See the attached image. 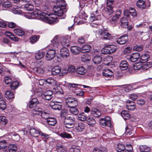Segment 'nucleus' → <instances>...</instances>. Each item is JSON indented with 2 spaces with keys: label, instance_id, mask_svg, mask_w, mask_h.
Instances as JSON below:
<instances>
[{
  "label": "nucleus",
  "instance_id": "obj_9",
  "mask_svg": "<svg viewBox=\"0 0 152 152\" xmlns=\"http://www.w3.org/2000/svg\"><path fill=\"white\" fill-rule=\"evenodd\" d=\"M66 106L69 108L76 107L78 105V102L76 99L72 97H69L65 100Z\"/></svg>",
  "mask_w": 152,
  "mask_h": 152
},
{
  "label": "nucleus",
  "instance_id": "obj_22",
  "mask_svg": "<svg viewBox=\"0 0 152 152\" xmlns=\"http://www.w3.org/2000/svg\"><path fill=\"white\" fill-rule=\"evenodd\" d=\"M57 103V102H56L55 103L51 102L50 103V106L54 110H60L62 108V105L58 104Z\"/></svg>",
  "mask_w": 152,
  "mask_h": 152
},
{
  "label": "nucleus",
  "instance_id": "obj_40",
  "mask_svg": "<svg viewBox=\"0 0 152 152\" xmlns=\"http://www.w3.org/2000/svg\"><path fill=\"white\" fill-rule=\"evenodd\" d=\"M39 134L40 136L43 140H47L49 138L50 135L39 130Z\"/></svg>",
  "mask_w": 152,
  "mask_h": 152
},
{
  "label": "nucleus",
  "instance_id": "obj_3",
  "mask_svg": "<svg viewBox=\"0 0 152 152\" xmlns=\"http://www.w3.org/2000/svg\"><path fill=\"white\" fill-rule=\"evenodd\" d=\"M53 93L50 90L45 91L42 87H39V103H43L46 100H49L52 97Z\"/></svg>",
  "mask_w": 152,
  "mask_h": 152
},
{
  "label": "nucleus",
  "instance_id": "obj_1",
  "mask_svg": "<svg viewBox=\"0 0 152 152\" xmlns=\"http://www.w3.org/2000/svg\"><path fill=\"white\" fill-rule=\"evenodd\" d=\"M51 1L53 3L56 2L57 4V6H54L53 9L55 15L52 13L46 14L44 12H42L39 15V20L50 24L58 22V19L55 15L58 16H62L64 14L62 9H65L66 8V5L64 4L65 1L64 0H51Z\"/></svg>",
  "mask_w": 152,
  "mask_h": 152
},
{
  "label": "nucleus",
  "instance_id": "obj_25",
  "mask_svg": "<svg viewBox=\"0 0 152 152\" xmlns=\"http://www.w3.org/2000/svg\"><path fill=\"white\" fill-rule=\"evenodd\" d=\"M71 51L74 55H76L79 54L81 51L80 48L76 46H73L71 47Z\"/></svg>",
  "mask_w": 152,
  "mask_h": 152
},
{
  "label": "nucleus",
  "instance_id": "obj_61",
  "mask_svg": "<svg viewBox=\"0 0 152 152\" xmlns=\"http://www.w3.org/2000/svg\"><path fill=\"white\" fill-rule=\"evenodd\" d=\"M2 5L3 7L9 8L12 7L11 3L9 2H4L3 3Z\"/></svg>",
  "mask_w": 152,
  "mask_h": 152
},
{
  "label": "nucleus",
  "instance_id": "obj_64",
  "mask_svg": "<svg viewBox=\"0 0 152 152\" xmlns=\"http://www.w3.org/2000/svg\"><path fill=\"white\" fill-rule=\"evenodd\" d=\"M81 86V85H80L77 84L69 83L68 84H67V86L69 88H77V86Z\"/></svg>",
  "mask_w": 152,
  "mask_h": 152
},
{
  "label": "nucleus",
  "instance_id": "obj_38",
  "mask_svg": "<svg viewBox=\"0 0 152 152\" xmlns=\"http://www.w3.org/2000/svg\"><path fill=\"white\" fill-rule=\"evenodd\" d=\"M113 59V58L110 56H107L105 57L103 59L104 64L105 65L109 64Z\"/></svg>",
  "mask_w": 152,
  "mask_h": 152
},
{
  "label": "nucleus",
  "instance_id": "obj_50",
  "mask_svg": "<svg viewBox=\"0 0 152 152\" xmlns=\"http://www.w3.org/2000/svg\"><path fill=\"white\" fill-rule=\"evenodd\" d=\"M19 83L17 81H14L11 83L10 88L12 90H14L18 86Z\"/></svg>",
  "mask_w": 152,
  "mask_h": 152
},
{
  "label": "nucleus",
  "instance_id": "obj_26",
  "mask_svg": "<svg viewBox=\"0 0 152 152\" xmlns=\"http://www.w3.org/2000/svg\"><path fill=\"white\" fill-rule=\"evenodd\" d=\"M136 5L138 7L142 9H143L146 7V4L144 1L138 0L136 2Z\"/></svg>",
  "mask_w": 152,
  "mask_h": 152
},
{
  "label": "nucleus",
  "instance_id": "obj_4",
  "mask_svg": "<svg viewBox=\"0 0 152 152\" xmlns=\"http://www.w3.org/2000/svg\"><path fill=\"white\" fill-rule=\"evenodd\" d=\"M39 115L42 118L46 119L47 123L49 125L54 126L57 123L55 118L49 117V113L45 111L44 107L42 108L39 107Z\"/></svg>",
  "mask_w": 152,
  "mask_h": 152
},
{
  "label": "nucleus",
  "instance_id": "obj_59",
  "mask_svg": "<svg viewBox=\"0 0 152 152\" xmlns=\"http://www.w3.org/2000/svg\"><path fill=\"white\" fill-rule=\"evenodd\" d=\"M29 133L32 136L34 137H37L36 135L37 133L36 130L34 129H30Z\"/></svg>",
  "mask_w": 152,
  "mask_h": 152
},
{
  "label": "nucleus",
  "instance_id": "obj_45",
  "mask_svg": "<svg viewBox=\"0 0 152 152\" xmlns=\"http://www.w3.org/2000/svg\"><path fill=\"white\" fill-rule=\"evenodd\" d=\"M7 146V143L5 140L0 141V150L4 149Z\"/></svg>",
  "mask_w": 152,
  "mask_h": 152
},
{
  "label": "nucleus",
  "instance_id": "obj_28",
  "mask_svg": "<svg viewBox=\"0 0 152 152\" xmlns=\"http://www.w3.org/2000/svg\"><path fill=\"white\" fill-rule=\"evenodd\" d=\"M128 64L127 62L125 61H121L119 64V67L122 70H126L128 67Z\"/></svg>",
  "mask_w": 152,
  "mask_h": 152
},
{
  "label": "nucleus",
  "instance_id": "obj_37",
  "mask_svg": "<svg viewBox=\"0 0 152 152\" xmlns=\"http://www.w3.org/2000/svg\"><path fill=\"white\" fill-rule=\"evenodd\" d=\"M149 58V56L147 54H143L141 55L140 58V61L141 63H145Z\"/></svg>",
  "mask_w": 152,
  "mask_h": 152
},
{
  "label": "nucleus",
  "instance_id": "obj_53",
  "mask_svg": "<svg viewBox=\"0 0 152 152\" xmlns=\"http://www.w3.org/2000/svg\"><path fill=\"white\" fill-rule=\"evenodd\" d=\"M56 150L58 152H66V150L65 148H63L62 145L60 146H57L56 147Z\"/></svg>",
  "mask_w": 152,
  "mask_h": 152
},
{
  "label": "nucleus",
  "instance_id": "obj_42",
  "mask_svg": "<svg viewBox=\"0 0 152 152\" xmlns=\"http://www.w3.org/2000/svg\"><path fill=\"white\" fill-rule=\"evenodd\" d=\"M76 107H70L69 109L70 112L75 115L78 114L79 113V110Z\"/></svg>",
  "mask_w": 152,
  "mask_h": 152
},
{
  "label": "nucleus",
  "instance_id": "obj_54",
  "mask_svg": "<svg viewBox=\"0 0 152 152\" xmlns=\"http://www.w3.org/2000/svg\"><path fill=\"white\" fill-rule=\"evenodd\" d=\"M45 67L44 66H42V67H39V74L40 75H43L45 71Z\"/></svg>",
  "mask_w": 152,
  "mask_h": 152
},
{
  "label": "nucleus",
  "instance_id": "obj_43",
  "mask_svg": "<svg viewBox=\"0 0 152 152\" xmlns=\"http://www.w3.org/2000/svg\"><path fill=\"white\" fill-rule=\"evenodd\" d=\"M7 121L6 118L4 116H0V124L1 126H4L7 123Z\"/></svg>",
  "mask_w": 152,
  "mask_h": 152
},
{
  "label": "nucleus",
  "instance_id": "obj_32",
  "mask_svg": "<svg viewBox=\"0 0 152 152\" xmlns=\"http://www.w3.org/2000/svg\"><path fill=\"white\" fill-rule=\"evenodd\" d=\"M125 147L123 144L118 143L117 145L116 150L118 152H124Z\"/></svg>",
  "mask_w": 152,
  "mask_h": 152
},
{
  "label": "nucleus",
  "instance_id": "obj_7",
  "mask_svg": "<svg viewBox=\"0 0 152 152\" xmlns=\"http://www.w3.org/2000/svg\"><path fill=\"white\" fill-rule=\"evenodd\" d=\"M121 13V11L120 10L116 12L115 15L113 16L110 19V23L113 26H115L118 24L119 18Z\"/></svg>",
  "mask_w": 152,
  "mask_h": 152
},
{
  "label": "nucleus",
  "instance_id": "obj_23",
  "mask_svg": "<svg viewBox=\"0 0 152 152\" xmlns=\"http://www.w3.org/2000/svg\"><path fill=\"white\" fill-rule=\"evenodd\" d=\"M139 150L140 152H150V148L146 145H141L139 146Z\"/></svg>",
  "mask_w": 152,
  "mask_h": 152
},
{
  "label": "nucleus",
  "instance_id": "obj_11",
  "mask_svg": "<svg viewBox=\"0 0 152 152\" xmlns=\"http://www.w3.org/2000/svg\"><path fill=\"white\" fill-rule=\"evenodd\" d=\"M99 37L101 39L104 40H109L111 39V35L106 30L100 31L99 32Z\"/></svg>",
  "mask_w": 152,
  "mask_h": 152
},
{
  "label": "nucleus",
  "instance_id": "obj_10",
  "mask_svg": "<svg viewBox=\"0 0 152 152\" xmlns=\"http://www.w3.org/2000/svg\"><path fill=\"white\" fill-rule=\"evenodd\" d=\"M38 101L37 98H34L33 99L31 100L30 101L29 103L27 104V107H28L30 108H32L34 107H36L33 110V113L34 114H37L34 112H37L38 111V107L37 106Z\"/></svg>",
  "mask_w": 152,
  "mask_h": 152
},
{
  "label": "nucleus",
  "instance_id": "obj_35",
  "mask_svg": "<svg viewBox=\"0 0 152 152\" xmlns=\"http://www.w3.org/2000/svg\"><path fill=\"white\" fill-rule=\"evenodd\" d=\"M5 97L8 99L13 98L14 97V94L11 90L7 91L5 93Z\"/></svg>",
  "mask_w": 152,
  "mask_h": 152
},
{
  "label": "nucleus",
  "instance_id": "obj_6",
  "mask_svg": "<svg viewBox=\"0 0 152 152\" xmlns=\"http://www.w3.org/2000/svg\"><path fill=\"white\" fill-rule=\"evenodd\" d=\"M75 120V118L73 117L68 116L66 117L64 121L65 127L68 128H72L74 126Z\"/></svg>",
  "mask_w": 152,
  "mask_h": 152
},
{
  "label": "nucleus",
  "instance_id": "obj_44",
  "mask_svg": "<svg viewBox=\"0 0 152 152\" xmlns=\"http://www.w3.org/2000/svg\"><path fill=\"white\" fill-rule=\"evenodd\" d=\"M142 63H137L134 64L133 66V69L136 70L142 71Z\"/></svg>",
  "mask_w": 152,
  "mask_h": 152
},
{
  "label": "nucleus",
  "instance_id": "obj_55",
  "mask_svg": "<svg viewBox=\"0 0 152 152\" xmlns=\"http://www.w3.org/2000/svg\"><path fill=\"white\" fill-rule=\"evenodd\" d=\"M69 152H80L79 147H71L69 149Z\"/></svg>",
  "mask_w": 152,
  "mask_h": 152
},
{
  "label": "nucleus",
  "instance_id": "obj_16",
  "mask_svg": "<svg viewBox=\"0 0 152 152\" xmlns=\"http://www.w3.org/2000/svg\"><path fill=\"white\" fill-rule=\"evenodd\" d=\"M55 37H57V38L58 40L59 44L61 45V46H64V47H68L69 45V40L66 37H62L61 39V43L60 44L59 42V40L57 36H56Z\"/></svg>",
  "mask_w": 152,
  "mask_h": 152
},
{
  "label": "nucleus",
  "instance_id": "obj_63",
  "mask_svg": "<svg viewBox=\"0 0 152 152\" xmlns=\"http://www.w3.org/2000/svg\"><path fill=\"white\" fill-rule=\"evenodd\" d=\"M125 133L126 135H131L132 136L133 134L132 133V130L130 129H129L128 126H127L125 128Z\"/></svg>",
  "mask_w": 152,
  "mask_h": 152
},
{
  "label": "nucleus",
  "instance_id": "obj_47",
  "mask_svg": "<svg viewBox=\"0 0 152 152\" xmlns=\"http://www.w3.org/2000/svg\"><path fill=\"white\" fill-rule=\"evenodd\" d=\"M34 6L31 4H28L24 6V9L26 11H31L33 9Z\"/></svg>",
  "mask_w": 152,
  "mask_h": 152
},
{
  "label": "nucleus",
  "instance_id": "obj_29",
  "mask_svg": "<svg viewBox=\"0 0 152 152\" xmlns=\"http://www.w3.org/2000/svg\"><path fill=\"white\" fill-rule=\"evenodd\" d=\"M102 60V57L100 55H96L93 58V61L95 64H98L100 63Z\"/></svg>",
  "mask_w": 152,
  "mask_h": 152
},
{
  "label": "nucleus",
  "instance_id": "obj_20",
  "mask_svg": "<svg viewBox=\"0 0 152 152\" xmlns=\"http://www.w3.org/2000/svg\"><path fill=\"white\" fill-rule=\"evenodd\" d=\"M61 71V68L58 66H55L52 69L51 71L50 72L51 74L49 75H57Z\"/></svg>",
  "mask_w": 152,
  "mask_h": 152
},
{
  "label": "nucleus",
  "instance_id": "obj_27",
  "mask_svg": "<svg viewBox=\"0 0 152 152\" xmlns=\"http://www.w3.org/2000/svg\"><path fill=\"white\" fill-rule=\"evenodd\" d=\"M86 70L83 66L78 67L76 70V72L78 74L83 75L86 72Z\"/></svg>",
  "mask_w": 152,
  "mask_h": 152
},
{
  "label": "nucleus",
  "instance_id": "obj_5",
  "mask_svg": "<svg viewBox=\"0 0 152 152\" xmlns=\"http://www.w3.org/2000/svg\"><path fill=\"white\" fill-rule=\"evenodd\" d=\"M100 125L102 126V127L111 128L112 124L110 118L109 117H107L105 118H101L100 120Z\"/></svg>",
  "mask_w": 152,
  "mask_h": 152
},
{
  "label": "nucleus",
  "instance_id": "obj_41",
  "mask_svg": "<svg viewBox=\"0 0 152 152\" xmlns=\"http://www.w3.org/2000/svg\"><path fill=\"white\" fill-rule=\"evenodd\" d=\"M151 64L149 62H147L144 64H142V70H147L151 67Z\"/></svg>",
  "mask_w": 152,
  "mask_h": 152
},
{
  "label": "nucleus",
  "instance_id": "obj_33",
  "mask_svg": "<svg viewBox=\"0 0 152 152\" xmlns=\"http://www.w3.org/2000/svg\"><path fill=\"white\" fill-rule=\"evenodd\" d=\"M91 48L89 45H85L82 47L81 52L82 53H86L88 52Z\"/></svg>",
  "mask_w": 152,
  "mask_h": 152
},
{
  "label": "nucleus",
  "instance_id": "obj_58",
  "mask_svg": "<svg viewBox=\"0 0 152 152\" xmlns=\"http://www.w3.org/2000/svg\"><path fill=\"white\" fill-rule=\"evenodd\" d=\"M142 46L141 45H139L134 46L133 49L134 51H141L142 50Z\"/></svg>",
  "mask_w": 152,
  "mask_h": 152
},
{
  "label": "nucleus",
  "instance_id": "obj_15",
  "mask_svg": "<svg viewBox=\"0 0 152 152\" xmlns=\"http://www.w3.org/2000/svg\"><path fill=\"white\" fill-rule=\"evenodd\" d=\"M26 17L28 19H38V11L37 10L32 13H27L25 15Z\"/></svg>",
  "mask_w": 152,
  "mask_h": 152
},
{
  "label": "nucleus",
  "instance_id": "obj_39",
  "mask_svg": "<svg viewBox=\"0 0 152 152\" xmlns=\"http://www.w3.org/2000/svg\"><path fill=\"white\" fill-rule=\"evenodd\" d=\"M13 30L15 34L20 36H22L24 35L25 34L24 31L20 29H14Z\"/></svg>",
  "mask_w": 152,
  "mask_h": 152
},
{
  "label": "nucleus",
  "instance_id": "obj_49",
  "mask_svg": "<svg viewBox=\"0 0 152 152\" xmlns=\"http://www.w3.org/2000/svg\"><path fill=\"white\" fill-rule=\"evenodd\" d=\"M89 58V56L87 54H85L82 55L81 60L82 61L84 62L89 61L90 60Z\"/></svg>",
  "mask_w": 152,
  "mask_h": 152
},
{
  "label": "nucleus",
  "instance_id": "obj_60",
  "mask_svg": "<svg viewBox=\"0 0 152 152\" xmlns=\"http://www.w3.org/2000/svg\"><path fill=\"white\" fill-rule=\"evenodd\" d=\"M126 147V148H127V147H129V149L125 148V152H133V148L131 144H127Z\"/></svg>",
  "mask_w": 152,
  "mask_h": 152
},
{
  "label": "nucleus",
  "instance_id": "obj_14",
  "mask_svg": "<svg viewBox=\"0 0 152 152\" xmlns=\"http://www.w3.org/2000/svg\"><path fill=\"white\" fill-rule=\"evenodd\" d=\"M58 51H60L61 56L64 58H67L69 56V51L65 47L60 48Z\"/></svg>",
  "mask_w": 152,
  "mask_h": 152
},
{
  "label": "nucleus",
  "instance_id": "obj_36",
  "mask_svg": "<svg viewBox=\"0 0 152 152\" xmlns=\"http://www.w3.org/2000/svg\"><path fill=\"white\" fill-rule=\"evenodd\" d=\"M17 149V145L15 144H10L8 147L9 152H16Z\"/></svg>",
  "mask_w": 152,
  "mask_h": 152
},
{
  "label": "nucleus",
  "instance_id": "obj_19",
  "mask_svg": "<svg viewBox=\"0 0 152 152\" xmlns=\"http://www.w3.org/2000/svg\"><path fill=\"white\" fill-rule=\"evenodd\" d=\"M91 114L94 117L98 118L100 116L101 113L99 110L95 107H93L91 109Z\"/></svg>",
  "mask_w": 152,
  "mask_h": 152
},
{
  "label": "nucleus",
  "instance_id": "obj_56",
  "mask_svg": "<svg viewBox=\"0 0 152 152\" xmlns=\"http://www.w3.org/2000/svg\"><path fill=\"white\" fill-rule=\"evenodd\" d=\"M115 0H106L105 2L107 7H112V5L113 4Z\"/></svg>",
  "mask_w": 152,
  "mask_h": 152
},
{
  "label": "nucleus",
  "instance_id": "obj_62",
  "mask_svg": "<svg viewBox=\"0 0 152 152\" xmlns=\"http://www.w3.org/2000/svg\"><path fill=\"white\" fill-rule=\"evenodd\" d=\"M4 81L5 83L8 85L11 83L12 82V79L11 77H6L4 78Z\"/></svg>",
  "mask_w": 152,
  "mask_h": 152
},
{
  "label": "nucleus",
  "instance_id": "obj_48",
  "mask_svg": "<svg viewBox=\"0 0 152 152\" xmlns=\"http://www.w3.org/2000/svg\"><path fill=\"white\" fill-rule=\"evenodd\" d=\"M45 50L43 49L39 51V60L42 58L46 53Z\"/></svg>",
  "mask_w": 152,
  "mask_h": 152
},
{
  "label": "nucleus",
  "instance_id": "obj_30",
  "mask_svg": "<svg viewBox=\"0 0 152 152\" xmlns=\"http://www.w3.org/2000/svg\"><path fill=\"white\" fill-rule=\"evenodd\" d=\"M103 75L106 77H110L113 75V72L112 71L109 69H104L102 71Z\"/></svg>",
  "mask_w": 152,
  "mask_h": 152
},
{
  "label": "nucleus",
  "instance_id": "obj_2",
  "mask_svg": "<svg viewBox=\"0 0 152 152\" xmlns=\"http://www.w3.org/2000/svg\"><path fill=\"white\" fill-rule=\"evenodd\" d=\"M61 45L59 44L58 41L57 37H54L51 41V44L49 45V50L46 53V59L50 61L55 57L56 51H58L60 49Z\"/></svg>",
  "mask_w": 152,
  "mask_h": 152
},
{
  "label": "nucleus",
  "instance_id": "obj_34",
  "mask_svg": "<svg viewBox=\"0 0 152 152\" xmlns=\"http://www.w3.org/2000/svg\"><path fill=\"white\" fill-rule=\"evenodd\" d=\"M87 117L84 113H82L78 116V119L82 121H85L87 120Z\"/></svg>",
  "mask_w": 152,
  "mask_h": 152
},
{
  "label": "nucleus",
  "instance_id": "obj_57",
  "mask_svg": "<svg viewBox=\"0 0 152 152\" xmlns=\"http://www.w3.org/2000/svg\"><path fill=\"white\" fill-rule=\"evenodd\" d=\"M68 72L71 73H74L76 72V70L75 67L73 66H69L68 69Z\"/></svg>",
  "mask_w": 152,
  "mask_h": 152
},
{
  "label": "nucleus",
  "instance_id": "obj_17",
  "mask_svg": "<svg viewBox=\"0 0 152 152\" xmlns=\"http://www.w3.org/2000/svg\"><path fill=\"white\" fill-rule=\"evenodd\" d=\"M140 57V54L139 53H135L130 56L129 59L132 62H135Z\"/></svg>",
  "mask_w": 152,
  "mask_h": 152
},
{
  "label": "nucleus",
  "instance_id": "obj_24",
  "mask_svg": "<svg viewBox=\"0 0 152 152\" xmlns=\"http://www.w3.org/2000/svg\"><path fill=\"white\" fill-rule=\"evenodd\" d=\"M120 22L121 23V25L123 27L126 28L128 27L129 23L126 18L124 17L120 19Z\"/></svg>",
  "mask_w": 152,
  "mask_h": 152
},
{
  "label": "nucleus",
  "instance_id": "obj_51",
  "mask_svg": "<svg viewBox=\"0 0 152 152\" xmlns=\"http://www.w3.org/2000/svg\"><path fill=\"white\" fill-rule=\"evenodd\" d=\"M6 107V103L5 99L0 100V108L2 110H4Z\"/></svg>",
  "mask_w": 152,
  "mask_h": 152
},
{
  "label": "nucleus",
  "instance_id": "obj_31",
  "mask_svg": "<svg viewBox=\"0 0 152 152\" xmlns=\"http://www.w3.org/2000/svg\"><path fill=\"white\" fill-rule=\"evenodd\" d=\"M121 115L125 120L129 119L131 117L129 111L127 110L122 111L121 113Z\"/></svg>",
  "mask_w": 152,
  "mask_h": 152
},
{
  "label": "nucleus",
  "instance_id": "obj_12",
  "mask_svg": "<svg viewBox=\"0 0 152 152\" xmlns=\"http://www.w3.org/2000/svg\"><path fill=\"white\" fill-rule=\"evenodd\" d=\"M101 14L100 11L97 10L95 11V14H91L90 18V21L93 22L96 20H100L101 19Z\"/></svg>",
  "mask_w": 152,
  "mask_h": 152
},
{
  "label": "nucleus",
  "instance_id": "obj_52",
  "mask_svg": "<svg viewBox=\"0 0 152 152\" xmlns=\"http://www.w3.org/2000/svg\"><path fill=\"white\" fill-rule=\"evenodd\" d=\"M60 136L62 137L66 138H72V137L70 134L66 132H63L60 134Z\"/></svg>",
  "mask_w": 152,
  "mask_h": 152
},
{
  "label": "nucleus",
  "instance_id": "obj_13",
  "mask_svg": "<svg viewBox=\"0 0 152 152\" xmlns=\"http://www.w3.org/2000/svg\"><path fill=\"white\" fill-rule=\"evenodd\" d=\"M128 41V36L125 34L119 37L116 41L120 45H123L126 43Z\"/></svg>",
  "mask_w": 152,
  "mask_h": 152
},
{
  "label": "nucleus",
  "instance_id": "obj_21",
  "mask_svg": "<svg viewBox=\"0 0 152 152\" xmlns=\"http://www.w3.org/2000/svg\"><path fill=\"white\" fill-rule=\"evenodd\" d=\"M68 143L72 146V147H79L82 144L81 141L77 140H73L71 141H69Z\"/></svg>",
  "mask_w": 152,
  "mask_h": 152
},
{
  "label": "nucleus",
  "instance_id": "obj_46",
  "mask_svg": "<svg viewBox=\"0 0 152 152\" xmlns=\"http://www.w3.org/2000/svg\"><path fill=\"white\" fill-rule=\"evenodd\" d=\"M87 124L89 125L92 126L96 123V121L92 117H89L87 119Z\"/></svg>",
  "mask_w": 152,
  "mask_h": 152
},
{
  "label": "nucleus",
  "instance_id": "obj_18",
  "mask_svg": "<svg viewBox=\"0 0 152 152\" xmlns=\"http://www.w3.org/2000/svg\"><path fill=\"white\" fill-rule=\"evenodd\" d=\"M86 126L82 123H77L75 126V129L76 131L79 132L85 131Z\"/></svg>",
  "mask_w": 152,
  "mask_h": 152
},
{
  "label": "nucleus",
  "instance_id": "obj_8",
  "mask_svg": "<svg viewBox=\"0 0 152 152\" xmlns=\"http://www.w3.org/2000/svg\"><path fill=\"white\" fill-rule=\"evenodd\" d=\"M116 50L115 46L113 45H106L102 49V53L104 54H111Z\"/></svg>",
  "mask_w": 152,
  "mask_h": 152
}]
</instances>
